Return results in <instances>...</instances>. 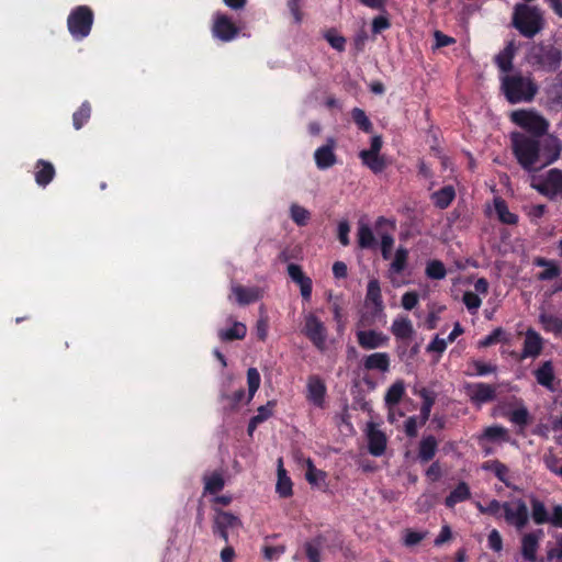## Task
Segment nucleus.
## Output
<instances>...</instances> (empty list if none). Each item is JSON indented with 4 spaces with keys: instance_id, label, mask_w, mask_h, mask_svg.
Instances as JSON below:
<instances>
[{
    "instance_id": "obj_1",
    "label": "nucleus",
    "mask_w": 562,
    "mask_h": 562,
    "mask_svg": "<svg viewBox=\"0 0 562 562\" xmlns=\"http://www.w3.org/2000/svg\"><path fill=\"white\" fill-rule=\"evenodd\" d=\"M513 154L519 166L528 171H537V164L541 158V144L539 138L524 133L514 132L510 135Z\"/></svg>"
},
{
    "instance_id": "obj_2",
    "label": "nucleus",
    "mask_w": 562,
    "mask_h": 562,
    "mask_svg": "<svg viewBox=\"0 0 562 562\" xmlns=\"http://www.w3.org/2000/svg\"><path fill=\"white\" fill-rule=\"evenodd\" d=\"M512 25L526 38H533L544 27L541 9L529 3H516L512 14Z\"/></svg>"
},
{
    "instance_id": "obj_3",
    "label": "nucleus",
    "mask_w": 562,
    "mask_h": 562,
    "mask_svg": "<svg viewBox=\"0 0 562 562\" xmlns=\"http://www.w3.org/2000/svg\"><path fill=\"white\" fill-rule=\"evenodd\" d=\"M502 90L510 104L531 102L538 92V86L530 77L520 74L507 75L502 79Z\"/></svg>"
},
{
    "instance_id": "obj_4",
    "label": "nucleus",
    "mask_w": 562,
    "mask_h": 562,
    "mask_svg": "<svg viewBox=\"0 0 562 562\" xmlns=\"http://www.w3.org/2000/svg\"><path fill=\"white\" fill-rule=\"evenodd\" d=\"M510 121L528 132L531 137L540 138L548 134L549 121L536 110H516L510 113Z\"/></svg>"
},
{
    "instance_id": "obj_5",
    "label": "nucleus",
    "mask_w": 562,
    "mask_h": 562,
    "mask_svg": "<svg viewBox=\"0 0 562 562\" xmlns=\"http://www.w3.org/2000/svg\"><path fill=\"white\" fill-rule=\"evenodd\" d=\"M94 22V13L88 5L75 7L67 18V29L76 41L88 37Z\"/></svg>"
},
{
    "instance_id": "obj_6",
    "label": "nucleus",
    "mask_w": 562,
    "mask_h": 562,
    "mask_svg": "<svg viewBox=\"0 0 562 562\" xmlns=\"http://www.w3.org/2000/svg\"><path fill=\"white\" fill-rule=\"evenodd\" d=\"M529 60L542 70L554 72L561 66L562 56L561 52L554 46L539 44L531 48Z\"/></svg>"
},
{
    "instance_id": "obj_7",
    "label": "nucleus",
    "mask_w": 562,
    "mask_h": 562,
    "mask_svg": "<svg viewBox=\"0 0 562 562\" xmlns=\"http://www.w3.org/2000/svg\"><path fill=\"white\" fill-rule=\"evenodd\" d=\"M304 336L314 345L315 348L323 351L326 347L327 328L324 322L314 313L304 315V326L302 328Z\"/></svg>"
},
{
    "instance_id": "obj_8",
    "label": "nucleus",
    "mask_w": 562,
    "mask_h": 562,
    "mask_svg": "<svg viewBox=\"0 0 562 562\" xmlns=\"http://www.w3.org/2000/svg\"><path fill=\"white\" fill-rule=\"evenodd\" d=\"M214 512L212 532L215 537L228 543V531L240 528L241 520L238 516L223 509L215 508Z\"/></svg>"
},
{
    "instance_id": "obj_9",
    "label": "nucleus",
    "mask_w": 562,
    "mask_h": 562,
    "mask_svg": "<svg viewBox=\"0 0 562 562\" xmlns=\"http://www.w3.org/2000/svg\"><path fill=\"white\" fill-rule=\"evenodd\" d=\"M503 512L505 521L510 526H515L517 529H522L528 524V507L521 498H518L512 503L504 502Z\"/></svg>"
},
{
    "instance_id": "obj_10",
    "label": "nucleus",
    "mask_w": 562,
    "mask_h": 562,
    "mask_svg": "<svg viewBox=\"0 0 562 562\" xmlns=\"http://www.w3.org/2000/svg\"><path fill=\"white\" fill-rule=\"evenodd\" d=\"M239 27L232 21V19L222 12H216L213 19L212 34L215 38L222 42H231L238 34Z\"/></svg>"
},
{
    "instance_id": "obj_11",
    "label": "nucleus",
    "mask_w": 562,
    "mask_h": 562,
    "mask_svg": "<svg viewBox=\"0 0 562 562\" xmlns=\"http://www.w3.org/2000/svg\"><path fill=\"white\" fill-rule=\"evenodd\" d=\"M532 187L550 200L562 195V170L558 168L550 169L543 180Z\"/></svg>"
},
{
    "instance_id": "obj_12",
    "label": "nucleus",
    "mask_w": 562,
    "mask_h": 562,
    "mask_svg": "<svg viewBox=\"0 0 562 562\" xmlns=\"http://www.w3.org/2000/svg\"><path fill=\"white\" fill-rule=\"evenodd\" d=\"M326 394L327 387L324 380L317 374L310 375L306 383V401L313 406L323 409L325 407Z\"/></svg>"
},
{
    "instance_id": "obj_13",
    "label": "nucleus",
    "mask_w": 562,
    "mask_h": 562,
    "mask_svg": "<svg viewBox=\"0 0 562 562\" xmlns=\"http://www.w3.org/2000/svg\"><path fill=\"white\" fill-rule=\"evenodd\" d=\"M357 342L364 350H374L386 347L390 337L383 331L375 329H363L356 331Z\"/></svg>"
},
{
    "instance_id": "obj_14",
    "label": "nucleus",
    "mask_w": 562,
    "mask_h": 562,
    "mask_svg": "<svg viewBox=\"0 0 562 562\" xmlns=\"http://www.w3.org/2000/svg\"><path fill=\"white\" fill-rule=\"evenodd\" d=\"M336 140L333 137L327 138L326 144L318 147L314 153L316 167L326 170L337 162L335 154Z\"/></svg>"
},
{
    "instance_id": "obj_15",
    "label": "nucleus",
    "mask_w": 562,
    "mask_h": 562,
    "mask_svg": "<svg viewBox=\"0 0 562 562\" xmlns=\"http://www.w3.org/2000/svg\"><path fill=\"white\" fill-rule=\"evenodd\" d=\"M468 394L473 403L484 404L496 398L495 386L479 382L468 385Z\"/></svg>"
},
{
    "instance_id": "obj_16",
    "label": "nucleus",
    "mask_w": 562,
    "mask_h": 562,
    "mask_svg": "<svg viewBox=\"0 0 562 562\" xmlns=\"http://www.w3.org/2000/svg\"><path fill=\"white\" fill-rule=\"evenodd\" d=\"M368 450L374 457H380L386 449V436L383 431L379 430L373 423L368 425Z\"/></svg>"
},
{
    "instance_id": "obj_17",
    "label": "nucleus",
    "mask_w": 562,
    "mask_h": 562,
    "mask_svg": "<svg viewBox=\"0 0 562 562\" xmlns=\"http://www.w3.org/2000/svg\"><path fill=\"white\" fill-rule=\"evenodd\" d=\"M391 359L387 352H373L364 356L362 359V367L367 371H380L382 373L389 372Z\"/></svg>"
},
{
    "instance_id": "obj_18",
    "label": "nucleus",
    "mask_w": 562,
    "mask_h": 562,
    "mask_svg": "<svg viewBox=\"0 0 562 562\" xmlns=\"http://www.w3.org/2000/svg\"><path fill=\"white\" fill-rule=\"evenodd\" d=\"M562 153V142L554 135H549L542 145V156L544 161L540 167H544L557 161Z\"/></svg>"
},
{
    "instance_id": "obj_19",
    "label": "nucleus",
    "mask_w": 562,
    "mask_h": 562,
    "mask_svg": "<svg viewBox=\"0 0 562 562\" xmlns=\"http://www.w3.org/2000/svg\"><path fill=\"white\" fill-rule=\"evenodd\" d=\"M542 338L541 336L535 331L533 329H528L526 331V337L524 341V348L520 356V359H526L529 357H537L542 351Z\"/></svg>"
},
{
    "instance_id": "obj_20",
    "label": "nucleus",
    "mask_w": 562,
    "mask_h": 562,
    "mask_svg": "<svg viewBox=\"0 0 562 562\" xmlns=\"http://www.w3.org/2000/svg\"><path fill=\"white\" fill-rule=\"evenodd\" d=\"M366 301L372 303L374 306L373 316L379 317L383 315L384 303L382 300L380 282L378 279H371L368 282Z\"/></svg>"
},
{
    "instance_id": "obj_21",
    "label": "nucleus",
    "mask_w": 562,
    "mask_h": 562,
    "mask_svg": "<svg viewBox=\"0 0 562 562\" xmlns=\"http://www.w3.org/2000/svg\"><path fill=\"white\" fill-rule=\"evenodd\" d=\"M55 175L56 170L52 162L44 159H38L36 161L34 177L35 182L40 187L45 188L46 186H48L53 181Z\"/></svg>"
},
{
    "instance_id": "obj_22",
    "label": "nucleus",
    "mask_w": 562,
    "mask_h": 562,
    "mask_svg": "<svg viewBox=\"0 0 562 562\" xmlns=\"http://www.w3.org/2000/svg\"><path fill=\"white\" fill-rule=\"evenodd\" d=\"M391 331L398 340H411L415 334L412 321L408 316L396 317L392 323Z\"/></svg>"
},
{
    "instance_id": "obj_23",
    "label": "nucleus",
    "mask_w": 562,
    "mask_h": 562,
    "mask_svg": "<svg viewBox=\"0 0 562 562\" xmlns=\"http://www.w3.org/2000/svg\"><path fill=\"white\" fill-rule=\"evenodd\" d=\"M517 47L515 41H510L506 44L503 50L495 56V64L503 72H509L513 69V60L516 54Z\"/></svg>"
},
{
    "instance_id": "obj_24",
    "label": "nucleus",
    "mask_w": 562,
    "mask_h": 562,
    "mask_svg": "<svg viewBox=\"0 0 562 562\" xmlns=\"http://www.w3.org/2000/svg\"><path fill=\"white\" fill-rule=\"evenodd\" d=\"M471 491L467 482L461 481L445 498V505L448 508H453L457 504L470 499Z\"/></svg>"
},
{
    "instance_id": "obj_25",
    "label": "nucleus",
    "mask_w": 562,
    "mask_h": 562,
    "mask_svg": "<svg viewBox=\"0 0 562 562\" xmlns=\"http://www.w3.org/2000/svg\"><path fill=\"white\" fill-rule=\"evenodd\" d=\"M292 481L288 476L285 469L283 468L282 459L278 460V481L276 485V492L279 494L282 498H288L292 496L293 490H292Z\"/></svg>"
},
{
    "instance_id": "obj_26",
    "label": "nucleus",
    "mask_w": 562,
    "mask_h": 562,
    "mask_svg": "<svg viewBox=\"0 0 562 562\" xmlns=\"http://www.w3.org/2000/svg\"><path fill=\"white\" fill-rule=\"evenodd\" d=\"M233 293L236 296V301L239 305H248L257 302L261 297V291L256 288H247L243 285H235Z\"/></svg>"
},
{
    "instance_id": "obj_27",
    "label": "nucleus",
    "mask_w": 562,
    "mask_h": 562,
    "mask_svg": "<svg viewBox=\"0 0 562 562\" xmlns=\"http://www.w3.org/2000/svg\"><path fill=\"white\" fill-rule=\"evenodd\" d=\"M438 449L437 439L429 435L424 437L418 447V459L422 463H427L434 459Z\"/></svg>"
},
{
    "instance_id": "obj_28",
    "label": "nucleus",
    "mask_w": 562,
    "mask_h": 562,
    "mask_svg": "<svg viewBox=\"0 0 562 562\" xmlns=\"http://www.w3.org/2000/svg\"><path fill=\"white\" fill-rule=\"evenodd\" d=\"M456 190L452 186H445L440 190L431 193L430 199L434 205L440 210H446L454 200Z\"/></svg>"
},
{
    "instance_id": "obj_29",
    "label": "nucleus",
    "mask_w": 562,
    "mask_h": 562,
    "mask_svg": "<svg viewBox=\"0 0 562 562\" xmlns=\"http://www.w3.org/2000/svg\"><path fill=\"white\" fill-rule=\"evenodd\" d=\"M481 468L484 471L493 472L495 476L507 487H512V483L508 479L509 469L505 463L501 462L499 460H488L483 462Z\"/></svg>"
},
{
    "instance_id": "obj_30",
    "label": "nucleus",
    "mask_w": 562,
    "mask_h": 562,
    "mask_svg": "<svg viewBox=\"0 0 562 562\" xmlns=\"http://www.w3.org/2000/svg\"><path fill=\"white\" fill-rule=\"evenodd\" d=\"M418 395L423 400V404L420 406V413H419V424L423 426L427 423V420L430 417L431 408L436 402V394L432 391H429L426 387H423Z\"/></svg>"
},
{
    "instance_id": "obj_31",
    "label": "nucleus",
    "mask_w": 562,
    "mask_h": 562,
    "mask_svg": "<svg viewBox=\"0 0 562 562\" xmlns=\"http://www.w3.org/2000/svg\"><path fill=\"white\" fill-rule=\"evenodd\" d=\"M535 378L537 382L549 389L553 390V381H554V369L551 361H544L536 371Z\"/></svg>"
},
{
    "instance_id": "obj_32",
    "label": "nucleus",
    "mask_w": 562,
    "mask_h": 562,
    "mask_svg": "<svg viewBox=\"0 0 562 562\" xmlns=\"http://www.w3.org/2000/svg\"><path fill=\"white\" fill-rule=\"evenodd\" d=\"M494 209L499 222H502L503 224L516 225L518 223V216L509 211L507 203L504 199L495 198Z\"/></svg>"
},
{
    "instance_id": "obj_33",
    "label": "nucleus",
    "mask_w": 562,
    "mask_h": 562,
    "mask_svg": "<svg viewBox=\"0 0 562 562\" xmlns=\"http://www.w3.org/2000/svg\"><path fill=\"white\" fill-rule=\"evenodd\" d=\"M359 157L364 166L373 173L382 172L386 167V160L380 154L359 153Z\"/></svg>"
},
{
    "instance_id": "obj_34",
    "label": "nucleus",
    "mask_w": 562,
    "mask_h": 562,
    "mask_svg": "<svg viewBox=\"0 0 562 562\" xmlns=\"http://www.w3.org/2000/svg\"><path fill=\"white\" fill-rule=\"evenodd\" d=\"M539 547L538 537L535 533H527L522 537L521 540V554L522 557L530 561H536V554Z\"/></svg>"
},
{
    "instance_id": "obj_35",
    "label": "nucleus",
    "mask_w": 562,
    "mask_h": 562,
    "mask_svg": "<svg viewBox=\"0 0 562 562\" xmlns=\"http://www.w3.org/2000/svg\"><path fill=\"white\" fill-rule=\"evenodd\" d=\"M246 334V325L240 322H234L231 328L221 329L218 331V337L222 341H233L244 339Z\"/></svg>"
},
{
    "instance_id": "obj_36",
    "label": "nucleus",
    "mask_w": 562,
    "mask_h": 562,
    "mask_svg": "<svg viewBox=\"0 0 562 562\" xmlns=\"http://www.w3.org/2000/svg\"><path fill=\"white\" fill-rule=\"evenodd\" d=\"M405 394V384L403 380L395 381L386 391L384 402L386 406L397 405Z\"/></svg>"
},
{
    "instance_id": "obj_37",
    "label": "nucleus",
    "mask_w": 562,
    "mask_h": 562,
    "mask_svg": "<svg viewBox=\"0 0 562 562\" xmlns=\"http://www.w3.org/2000/svg\"><path fill=\"white\" fill-rule=\"evenodd\" d=\"M408 250L404 247H398L395 251L394 259L390 265L389 272L393 274H402L407 267Z\"/></svg>"
},
{
    "instance_id": "obj_38",
    "label": "nucleus",
    "mask_w": 562,
    "mask_h": 562,
    "mask_svg": "<svg viewBox=\"0 0 562 562\" xmlns=\"http://www.w3.org/2000/svg\"><path fill=\"white\" fill-rule=\"evenodd\" d=\"M480 441H507L508 440V431L505 427L499 425L488 426L484 429L483 434L480 436Z\"/></svg>"
},
{
    "instance_id": "obj_39",
    "label": "nucleus",
    "mask_w": 562,
    "mask_h": 562,
    "mask_svg": "<svg viewBox=\"0 0 562 562\" xmlns=\"http://www.w3.org/2000/svg\"><path fill=\"white\" fill-rule=\"evenodd\" d=\"M225 481L221 473L213 472L204 476V493L217 494L224 488Z\"/></svg>"
},
{
    "instance_id": "obj_40",
    "label": "nucleus",
    "mask_w": 562,
    "mask_h": 562,
    "mask_svg": "<svg viewBox=\"0 0 562 562\" xmlns=\"http://www.w3.org/2000/svg\"><path fill=\"white\" fill-rule=\"evenodd\" d=\"M357 236L358 245L362 249H371L376 245L372 229L366 224L359 226Z\"/></svg>"
},
{
    "instance_id": "obj_41",
    "label": "nucleus",
    "mask_w": 562,
    "mask_h": 562,
    "mask_svg": "<svg viewBox=\"0 0 562 562\" xmlns=\"http://www.w3.org/2000/svg\"><path fill=\"white\" fill-rule=\"evenodd\" d=\"M539 319L546 331L553 333L555 335H560L562 333V319L560 317L543 313L540 315Z\"/></svg>"
},
{
    "instance_id": "obj_42",
    "label": "nucleus",
    "mask_w": 562,
    "mask_h": 562,
    "mask_svg": "<svg viewBox=\"0 0 562 562\" xmlns=\"http://www.w3.org/2000/svg\"><path fill=\"white\" fill-rule=\"evenodd\" d=\"M91 116V104L88 101L81 103L79 109L72 114V125L80 130Z\"/></svg>"
},
{
    "instance_id": "obj_43",
    "label": "nucleus",
    "mask_w": 562,
    "mask_h": 562,
    "mask_svg": "<svg viewBox=\"0 0 562 562\" xmlns=\"http://www.w3.org/2000/svg\"><path fill=\"white\" fill-rule=\"evenodd\" d=\"M507 341H508L507 333L502 327H497L491 334H488L487 336H485L483 339H481L479 341V347L486 348V347L496 345L498 342H507Z\"/></svg>"
},
{
    "instance_id": "obj_44",
    "label": "nucleus",
    "mask_w": 562,
    "mask_h": 562,
    "mask_svg": "<svg viewBox=\"0 0 562 562\" xmlns=\"http://www.w3.org/2000/svg\"><path fill=\"white\" fill-rule=\"evenodd\" d=\"M531 516L533 521L538 525L549 521V515L544 504L536 497L531 498Z\"/></svg>"
},
{
    "instance_id": "obj_45",
    "label": "nucleus",
    "mask_w": 562,
    "mask_h": 562,
    "mask_svg": "<svg viewBox=\"0 0 562 562\" xmlns=\"http://www.w3.org/2000/svg\"><path fill=\"white\" fill-rule=\"evenodd\" d=\"M351 117L359 130L371 133L373 125L366 112L360 108H353L351 111Z\"/></svg>"
},
{
    "instance_id": "obj_46",
    "label": "nucleus",
    "mask_w": 562,
    "mask_h": 562,
    "mask_svg": "<svg viewBox=\"0 0 562 562\" xmlns=\"http://www.w3.org/2000/svg\"><path fill=\"white\" fill-rule=\"evenodd\" d=\"M426 276L431 280H442L447 276V270L442 261L434 259L426 266Z\"/></svg>"
},
{
    "instance_id": "obj_47",
    "label": "nucleus",
    "mask_w": 562,
    "mask_h": 562,
    "mask_svg": "<svg viewBox=\"0 0 562 562\" xmlns=\"http://www.w3.org/2000/svg\"><path fill=\"white\" fill-rule=\"evenodd\" d=\"M261 378L260 373L256 368H249L247 370V384H248V400L250 402L260 386Z\"/></svg>"
},
{
    "instance_id": "obj_48",
    "label": "nucleus",
    "mask_w": 562,
    "mask_h": 562,
    "mask_svg": "<svg viewBox=\"0 0 562 562\" xmlns=\"http://www.w3.org/2000/svg\"><path fill=\"white\" fill-rule=\"evenodd\" d=\"M290 215L292 221L299 226H305L311 217V213L299 204L291 205Z\"/></svg>"
},
{
    "instance_id": "obj_49",
    "label": "nucleus",
    "mask_w": 562,
    "mask_h": 562,
    "mask_svg": "<svg viewBox=\"0 0 562 562\" xmlns=\"http://www.w3.org/2000/svg\"><path fill=\"white\" fill-rule=\"evenodd\" d=\"M324 38L328 44L338 52H344L346 48V38L338 34L335 29H329L325 32Z\"/></svg>"
},
{
    "instance_id": "obj_50",
    "label": "nucleus",
    "mask_w": 562,
    "mask_h": 562,
    "mask_svg": "<svg viewBox=\"0 0 562 562\" xmlns=\"http://www.w3.org/2000/svg\"><path fill=\"white\" fill-rule=\"evenodd\" d=\"M475 507L481 514L490 515L495 518L502 517L501 510H503V503L497 499H492L486 506L482 505L480 502H476Z\"/></svg>"
},
{
    "instance_id": "obj_51",
    "label": "nucleus",
    "mask_w": 562,
    "mask_h": 562,
    "mask_svg": "<svg viewBox=\"0 0 562 562\" xmlns=\"http://www.w3.org/2000/svg\"><path fill=\"white\" fill-rule=\"evenodd\" d=\"M508 419L513 424L519 426L520 428H525V427H527L529 425L530 415H529L528 409L525 406H521V407L513 411L508 415Z\"/></svg>"
},
{
    "instance_id": "obj_52",
    "label": "nucleus",
    "mask_w": 562,
    "mask_h": 562,
    "mask_svg": "<svg viewBox=\"0 0 562 562\" xmlns=\"http://www.w3.org/2000/svg\"><path fill=\"white\" fill-rule=\"evenodd\" d=\"M221 397L222 400L227 401V406H225V409L233 412L236 411L239 407L240 403L243 402L245 397V390L239 389L235 391L232 395L223 393Z\"/></svg>"
},
{
    "instance_id": "obj_53",
    "label": "nucleus",
    "mask_w": 562,
    "mask_h": 562,
    "mask_svg": "<svg viewBox=\"0 0 562 562\" xmlns=\"http://www.w3.org/2000/svg\"><path fill=\"white\" fill-rule=\"evenodd\" d=\"M306 465H307V469H306V473H305V477H306V481L314 485V484H317L318 480H325L326 477V473L322 470H317L312 461V459H307L306 460Z\"/></svg>"
},
{
    "instance_id": "obj_54",
    "label": "nucleus",
    "mask_w": 562,
    "mask_h": 562,
    "mask_svg": "<svg viewBox=\"0 0 562 562\" xmlns=\"http://www.w3.org/2000/svg\"><path fill=\"white\" fill-rule=\"evenodd\" d=\"M462 301L467 306L468 311L472 314H475L482 304V300L480 299V296L471 291L464 292Z\"/></svg>"
},
{
    "instance_id": "obj_55",
    "label": "nucleus",
    "mask_w": 562,
    "mask_h": 562,
    "mask_svg": "<svg viewBox=\"0 0 562 562\" xmlns=\"http://www.w3.org/2000/svg\"><path fill=\"white\" fill-rule=\"evenodd\" d=\"M561 269L560 267L552 261L546 269L538 273V280L540 281H548L555 279L560 276Z\"/></svg>"
},
{
    "instance_id": "obj_56",
    "label": "nucleus",
    "mask_w": 562,
    "mask_h": 562,
    "mask_svg": "<svg viewBox=\"0 0 562 562\" xmlns=\"http://www.w3.org/2000/svg\"><path fill=\"white\" fill-rule=\"evenodd\" d=\"M390 27L391 22L386 15H378L372 20L371 31L373 34H380Z\"/></svg>"
},
{
    "instance_id": "obj_57",
    "label": "nucleus",
    "mask_w": 562,
    "mask_h": 562,
    "mask_svg": "<svg viewBox=\"0 0 562 562\" xmlns=\"http://www.w3.org/2000/svg\"><path fill=\"white\" fill-rule=\"evenodd\" d=\"M276 406L274 401H269L266 405H261L257 409V415L254 417L260 423L266 422L268 418L272 416L273 407Z\"/></svg>"
},
{
    "instance_id": "obj_58",
    "label": "nucleus",
    "mask_w": 562,
    "mask_h": 562,
    "mask_svg": "<svg viewBox=\"0 0 562 562\" xmlns=\"http://www.w3.org/2000/svg\"><path fill=\"white\" fill-rule=\"evenodd\" d=\"M487 542L490 549L495 552H501L503 550V539L498 530L493 529L487 537Z\"/></svg>"
},
{
    "instance_id": "obj_59",
    "label": "nucleus",
    "mask_w": 562,
    "mask_h": 562,
    "mask_svg": "<svg viewBox=\"0 0 562 562\" xmlns=\"http://www.w3.org/2000/svg\"><path fill=\"white\" fill-rule=\"evenodd\" d=\"M418 293L415 291H409L403 294L402 306L407 311H412L418 304Z\"/></svg>"
},
{
    "instance_id": "obj_60",
    "label": "nucleus",
    "mask_w": 562,
    "mask_h": 562,
    "mask_svg": "<svg viewBox=\"0 0 562 562\" xmlns=\"http://www.w3.org/2000/svg\"><path fill=\"white\" fill-rule=\"evenodd\" d=\"M473 367L475 369L476 375L483 376L490 373H494L497 370V367L491 363H485L480 360H475L473 362Z\"/></svg>"
},
{
    "instance_id": "obj_61",
    "label": "nucleus",
    "mask_w": 562,
    "mask_h": 562,
    "mask_svg": "<svg viewBox=\"0 0 562 562\" xmlns=\"http://www.w3.org/2000/svg\"><path fill=\"white\" fill-rule=\"evenodd\" d=\"M425 538V533L407 529L404 537V544L413 547L418 544Z\"/></svg>"
},
{
    "instance_id": "obj_62",
    "label": "nucleus",
    "mask_w": 562,
    "mask_h": 562,
    "mask_svg": "<svg viewBox=\"0 0 562 562\" xmlns=\"http://www.w3.org/2000/svg\"><path fill=\"white\" fill-rule=\"evenodd\" d=\"M304 548L306 558L310 560V562H321V551L318 544L306 542Z\"/></svg>"
},
{
    "instance_id": "obj_63",
    "label": "nucleus",
    "mask_w": 562,
    "mask_h": 562,
    "mask_svg": "<svg viewBox=\"0 0 562 562\" xmlns=\"http://www.w3.org/2000/svg\"><path fill=\"white\" fill-rule=\"evenodd\" d=\"M393 245L394 238L389 234H384L381 238V252L383 259L386 260L390 258Z\"/></svg>"
},
{
    "instance_id": "obj_64",
    "label": "nucleus",
    "mask_w": 562,
    "mask_h": 562,
    "mask_svg": "<svg viewBox=\"0 0 562 562\" xmlns=\"http://www.w3.org/2000/svg\"><path fill=\"white\" fill-rule=\"evenodd\" d=\"M446 348H447V340L436 336L430 341V344L427 346L426 350L428 352H437L440 356L445 352Z\"/></svg>"
}]
</instances>
